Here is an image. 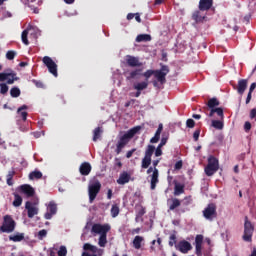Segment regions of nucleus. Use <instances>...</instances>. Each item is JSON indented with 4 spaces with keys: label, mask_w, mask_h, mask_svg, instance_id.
I'll return each instance as SVG.
<instances>
[{
    "label": "nucleus",
    "mask_w": 256,
    "mask_h": 256,
    "mask_svg": "<svg viewBox=\"0 0 256 256\" xmlns=\"http://www.w3.org/2000/svg\"><path fill=\"white\" fill-rule=\"evenodd\" d=\"M169 74V66H162L159 70H147L143 73V69H135L129 72L127 79H141L145 77L146 81H149L151 77H154L155 80L152 81L153 87H159L160 85H165L167 83V75Z\"/></svg>",
    "instance_id": "obj_1"
},
{
    "label": "nucleus",
    "mask_w": 256,
    "mask_h": 256,
    "mask_svg": "<svg viewBox=\"0 0 256 256\" xmlns=\"http://www.w3.org/2000/svg\"><path fill=\"white\" fill-rule=\"evenodd\" d=\"M141 131V126H136L128 130L126 133H124L122 136H120L117 144H116V150L115 153L116 155H120L121 151L129 145V142L133 137L137 135Z\"/></svg>",
    "instance_id": "obj_2"
},
{
    "label": "nucleus",
    "mask_w": 256,
    "mask_h": 256,
    "mask_svg": "<svg viewBox=\"0 0 256 256\" xmlns=\"http://www.w3.org/2000/svg\"><path fill=\"white\" fill-rule=\"evenodd\" d=\"M111 231V225L109 224H93L91 232L96 235H100L98 239L99 247H105L107 245V233Z\"/></svg>",
    "instance_id": "obj_3"
},
{
    "label": "nucleus",
    "mask_w": 256,
    "mask_h": 256,
    "mask_svg": "<svg viewBox=\"0 0 256 256\" xmlns=\"http://www.w3.org/2000/svg\"><path fill=\"white\" fill-rule=\"evenodd\" d=\"M207 177H213L219 171V159L211 155L208 157V164L204 169Z\"/></svg>",
    "instance_id": "obj_4"
},
{
    "label": "nucleus",
    "mask_w": 256,
    "mask_h": 256,
    "mask_svg": "<svg viewBox=\"0 0 256 256\" xmlns=\"http://www.w3.org/2000/svg\"><path fill=\"white\" fill-rule=\"evenodd\" d=\"M202 215L207 221L217 219V205L215 203L208 204L202 211Z\"/></svg>",
    "instance_id": "obj_5"
},
{
    "label": "nucleus",
    "mask_w": 256,
    "mask_h": 256,
    "mask_svg": "<svg viewBox=\"0 0 256 256\" xmlns=\"http://www.w3.org/2000/svg\"><path fill=\"white\" fill-rule=\"evenodd\" d=\"M99 191H101V182L99 180H95L88 186V195L89 202L93 203L95 199H97V195H99Z\"/></svg>",
    "instance_id": "obj_6"
},
{
    "label": "nucleus",
    "mask_w": 256,
    "mask_h": 256,
    "mask_svg": "<svg viewBox=\"0 0 256 256\" xmlns=\"http://www.w3.org/2000/svg\"><path fill=\"white\" fill-rule=\"evenodd\" d=\"M153 153H155V146L149 144L145 150L144 158L142 159V164H141L142 169H149L152 163L151 157H153Z\"/></svg>",
    "instance_id": "obj_7"
},
{
    "label": "nucleus",
    "mask_w": 256,
    "mask_h": 256,
    "mask_svg": "<svg viewBox=\"0 0 256 256\" xmlns=\"http://www.w3.org/2000/svg\"><path fill=\"white\" fill-rule=\"evenodd\" d=\"M15 220L10 215L4 216V221L2 226L0 227V231L2 233H13L15 231Z\"/></svg>",
    "instance_id": "obj_8"
},
{
    "label": "nucleus",
    "mask_w": 256,
    "mask_h": 256,
    "mask_svg": "<svg viewBox=\"0 0 256 256\" xmlns=\"http://www.w3.org/2000/svg\"><path fill=\"white\" fill-rule=\"evenodd\" d=\"M253 231H255V227L249 221V218L246 216L245 217V223H244V235H243V240L247 241L248 243H251L253 239Z\"/></svg>",
    "instance_id": "obj_9"
},
{
    "label": "nucleus",
    "mask_w": 256,
    "mask_h": 256,
    "mask_svg": "<svg viewBox=\"0 0 256 256\" xmlns=\"http://www.w3.org/2000/svg\"><path fill=\"white\" fill-rule=\"evenodd\" d=\"M147 175H152L151 180H150V189L152 191H155V189L157 188V183H159V169L154 168L153 166H150L147 171H146Z\"/></svg>",
    "instance_id": "obj_10"
},
{
    "label": "nucleus",
    "mask_w": 256,
    "mask_h": 256,
    "mask_svg": "<svg viewBox=\"0 0 256 256\" xmlns=\"http://www.w3.org/2000/svg\"><path fill=\"white\" fill-rule=\"evenodd\" d=\"M16 76L17 73L13 70H6V72L0 73V81H7L8 85H13Z\"/></svg>",
    "instance_id": "obj_11"
},
{
    "label": "nucleus",
    "mask_w": 256,
    "mask_h": 256,
    "mask_svg": "<svg viewBox=\"0 0 256 256\" xmlns=\"http://www.w3.org/2000/svg\"><path fill=\"white\" fill-rule=\"evenodd\" d=\"M203 239H204L203 235L201 234H198L195 237L194 245H195V254L197 256H203Z\"/></svg>",
    "instance_id": "obj_12"
},
{
    "label": "nucleus",
    "mask_w": 256,
    "mask_h": 256,
    "mask_svg": "<svg viewBox=\"0 0 256 256\" xmlns=\"http://www.w3.org/2000/svg\"><path fill=\"white\" fill-rule=\"evenodd\" d=\"M25 209L27 210L29 219H33L35 215H39V208H37L31 201L25 203Z\"/></svg>",
    "instance_id": "obj_13"
},
{
    "label": "nucleus",
    "mask_w": 256,
    "mask_h": 256,
    "mask_svg": "<svg viewBox=\"0 0 256 256\" xmlns=\"http://www.w3.org/2000/svg\"><path fill=\"white\" fill-rule=\"evenodd\" d=\"M53 215H57V204L54 201H50L47 206V212L44 217L47 220L53 219Z\"/></svg>",
    "instance_id": "obj_14"
},
{
    "label": "nucleus",
    "mask_w": 256,
    "mask_h": 256,
    "mask_svg": "<svg viewBox=\"0 0 256 256\" xmlns=\"http://www.w3.org/2000/svg\"><path fill=\"white\" fill-rule=\"evenodd\" d=\"M20 193H23L26 197H33L35 195V188L29 184H23L20 186Z\"/></svg>",
    "instance_id": "obj_15"
},
{
    "label": "nucleus",
    "mask_w": 256,
    "mask_h": 256,
    "mask_svg": "<svg viewBox=\"0 0 256 256\" xmlns=\"http://www.w3.org/2000/svg\"><path fill=\"white\" fill-rule=\"evenodd\" d=\"M129 181H131V173L123 171L122 173H120L119 178L116 180V183H118V185H127Z\"/></svg>",
    "instance_id": "obj_16"
},
{
    "label": "nucleus",
    "mask_w": 256,
    "mask_h": 256,
    "mask_svg": "<svg viewBox=\"0 0 256 256\" xmlns=\"http://www.w3.org/2000/svg\"><path fill=\"white\" fill-rule=\"evenodd\" d=\"M191 249H193V246L187 240H182L178 243V251H180V253H189Z\"/></svg>",
    "instance_id": "obj_17"
},
{
    "label": "nucleus",
    "mask_w": 256,
    "mask_h": 256,
    "mask_svg": "<svg viewBox=\"0 0 256 256\" xmlns=\"http://www.w3.org/2000/svg\"><path fill=\"white\" fill-rule=\"evenodd\" d=\"M91 169H92V167L89 162H83L79 167V172L84 177H87V175H89V173H91Z\"/></svg>",
    "instance_id": "obj_18"
},
{
    "label": "nucleus",
    "mask_w": 256,
    "mask_h": 256,
    "mask_svg": "<svg viewBox=\"0 0 256 256\" xmlns=\"http://www.w3.org/2000/svg\"><path fill=\"white\" fill-rule=\"evenodd\" d=\"M213 7V0H200L199 1V10L200 11H209Z\"/></svg>",
    "instance_id": "obj_19"
},
{
    "label": "nucleus",
    "mask_w": 256,
    "mask_h": 256,
    "mask_svg": "<svg viewBox=\"0 0 256 256\" xmlns=\"http://www.w3.org/2000/svg\"><path fill=\"white\" fill-rule=\"evenodd\" d=\"M205 19H206L205 15L201 13L200 10H195L192 13V20L195 21V23H203Z\"/></svg>",
    "instance_id": "obj_20"
},
{
    "label": "nucleus",
    "mask_w": 256,
    "mask_h": 256,
    "mask_svg": "<svg viewBox=\"0 0 256 256\" xmlns=\"http://www.w3.org/2000/svg\"><path fill=\"white\" fill-rule=\"evenodd\" d=\"M220 105L221 102H219V100L216 97H214L208 100L207 107H205L204 109H210V111H213V109L219 107Z\"/></svg>",
    "instance_id": "obj_21"
},
{
    "label": "nucleus",
    "mask_w": 256,
    "mask_h": 256,
    "mask_svg": "<svg viewBox=\"0 0 256 256\" xmlns=\"http://www.w3.org/2000/svg\"><path fill=\"white\" fill-rule=\"evenodd\" d=\"M161 133H163V124H159L154 137L150 139V143H159V139H161Z\"/></svg>",
    "instance_id": "obj_22"
},
{
    "label": "nucleus",
    "mask_w": 256,
    "mask_h": 256,
    "mask_svg": "<svg viewBox=\"0 0 256 256\" xmlns=\"http://www.w3.org/2000/svg\"><path fill=\"white\" fill-rule=\"evenodd\" d=\"M185 193V185L174 181V195H183Z\"/></svg>",
    "instance_id": "obj_23"
},
{
    "label": "nucleus",
    "mask_w": 256,
    "mask_h": 256,
    "mask_svg": "<svg viewBox=\"0 0 256 256\" xmlns=\"http://www.w3.org/2000/svg\"><path fill=\"white\" fill-rule=\"evenodd\" d=\"M215 113L218 115V117H220L221 121H223L225 119V114L223 112V108L218 107V108L210 110L208 117H213V115H215Z\"/></svg>",
    "instance_id": "obj_24"
},
{
    "label": "nucleus",
    "mask_w": 256,
    "mask_h": 256,
    "mask_svg": "<svg viewBox=\"0 0 256 256\" xmlns=\"http://www.w3.org/2000/svg\"><path fill=\"white\" fill-rule=\"evenodd\" d=\"M246 89H247V80L246 79H240L238 81L237 92L239 93V95H243V93H245Z\"/></svg>",
    "instance_id": "obj_25"
},
{
    "label": "nucleus",
    "mask_w": 256,
    "mask_h": 256,
    "mask_svg": "<svg viewBox=\"0 0 256 256\" xmlns=\"http://www.w3.org/2000/svg\"><path fill=\"white\" fill-rule=\"evenodd\" d=\"M149 87V82L143 81V82H136L133 84V89L136 91H144V89H147Z\"/></svg>",
    "instance_id": "obj_26"
},
{
    "label": "nucleus",
    "mask_w": 256,
    "mask_h": 256,
    "mask_svg": "<svg viewBox=\"0 0 256 256\" xmlns=\"http://www.w3.org/2000/svg\"><path fill=\"white\" fill-rule=\"evenodd\" d=\"M169 201H170L169 211H175L177 207H181V200H179L178 198H172L171 200H168V203Z\"/></svg>",
    "instance_id": "obj_27"
},
{
    "label": "nucleus",
    "mask_w": 256,
    "mask_h": 256,
    "mask_svg": "<svg viewBox=\"0 0 256 256\" xmlns=\"http://www.w3.org/2000/svg\"><path fill=\"white\" fill-rule=\"evenodd\" d=\"M29 109L27 105H22L18 108L17 113L20 115L23 121H27V116L29 115L25 110Z\"/></svg>",
    "instance_id": "obj_28"
},
{
    "label": "nucleus",
    "mask_w": 256,
    "mask_h": 256,
    "mask_svg": "<svg viewBox=\"0 0 256 256\" xmlns=\"http://www.w3.org/2000/svg\"><path fill=\"white\" fill-rule=\"evenodd\" d=\"M25 239V234L24 233H19L17 232L14 235L9 236V241H13L14 243H19Z\"/></svg>",
    "instance_id": "obj_29"
},
{
    "label": "nucleus",
    "mask_w": 256,
    "mask_h": 256,
    "mask_svg": "<svg viewBox=\"0 0 256 256\" xmlns=\"http://www.w3.org/2000/svg\"><path fill=\"white\" fill-rule=\"evenodd\" d=\"M151 36L149 34H140L136 37V43H147L151 41Z\"/></svg>",
    "instance_id": "obj_30"
},
{
    "label": "nucleus",
    "mask_w": 256,
    "mask_h": 256,
    "mask_svg": "<svg viewBox=\"0 0 256 256\" xmlns=\"http://www.w3.org/2000/svg\"><path fill=\"white\" fill-rule=\"evenodd\" d=\"M42 177H43V173L39 170H34L29 174L30 181H35V179H42Z\"/></svg>",
    "instance_id": "obj_31"
},
{
    "label": "nucleus",
    "mask_w": 256,
    "mask_h": 256,
    "mask_svg": "<svg viewBox=\"0 0 256 256\" xmlns=\"http://www.w3.org/2000/svg\"><path fill=\"white\" fill-rule=\"evenodd\" d=\"M126 63L127 65H140L139 64V58L131 55L126 56Z\"/></svg>",
    "instance_id": "obj_32"
},
{
    "label": "nucleus",
    "mask_w": 256,
    "mask_h": 256,
    "mask_svg": "<svg viewBox=\"0 0 256 256\" xmlns=\"http://www.w3.org/2000/svg\"><path fill=\"white\" fill-rule=\"evenodd\" d=\"M83 249H84V251H90L91 253H98L99 252V248H97V246H94V245L89 244V243H85L83 245Z\"/></svg>",
    "instance_id": "obj_33"
},
{
    "label": "nucleus",
    "mask_w": 256,
    "mask_h": 256,
    "mask_svg": "<svg viewBox=\"0 0 256 256\" xmlns=\"http://www.w3.org/2000/svg\"><path fill=\"white\" fill-rule=\"evenodd\" d=\"M144 240L145 239L143 238V236H135V238L133 240V247L136 249H141V243Z\"/></svg>",
    "instance_id": "obj_34"
},
{
    "label": "nucleus",
    "mask_w": 256,
    "mask_h": 256,
    "mask_svg": "<svg viewBox=\"0 0 256 256\" xmlns=\"http://www.w3.org/2000/svg\"><path fill=\"white\" fill-rule=\"evenodd\" d=\"M22 204H23V198L19 194H14L13 206L21 207Z\"/></svg>",
    "instance_id": "obj_35"
},
{
    "label": "nucleus",
    "mask_w": 256,
    "mask_h": 256,
    "mask_svg": "<svg viewBox=\"0 0 256 256\" xmlns=\"http://www.w3.org/2000/svg\"><path fill=\"white\" fill-rule=\"evenodd\" d=\"M110 213H111V217L113 218L117 217L120 213L119 205L118 204L112 205Z\"/></svg>",
    "instance_id": "obj_36"
},
{
    "label": "nucleus",
    "mask_w": 256,
    "mask_h": 256,
    "mask_svg": "<svg viewBox=\"0 0 256 256\" xmlns=\"http://www.w3.org/2000/svg\"><path fill=\"white\" fill-rule=\"evenodd\" d=\"M93 133V141L96 142L98 139H101V133H103V130H101V127H97L94 129Z\"/></svg>",
    "instance_id": "obj_37"
},
{
    "label": "nucleus",
    "mask_w": 256,
    "mask_h": 256,
    "mask_svg": "<svg viewBox=\"0 0 256 256\" xmlns=\"http://www.w3.org/2000/svg\"><path fill=\"white\" fill-rule=\"evenodd\" d=\"M212 127H214V129H223L224 125H223V121L220 120H212Z\"/></svg>",
    "instance_id": "obj_38"
},
{
    "label": "nucleus",
    "mask_w": 256,
    "mask_h": 256,
    "mask_svg": "<svg viewBox=\"0 0 256 256\" xmlns=\"http://www.w3.org/2000/svg\"><path fill=\"white\" fill-rule=\"evenodd\" d=\"M11 97L17 98L21 95V90L17 87H13L10 90Z\"/></svg>",
    "instance_id": "obj_39"
},
{
    "label": "nucleus",
    "mask_w": 256,
    "mask_h": 256,
    "mask_svg": "<svg viewBox=\"0 0 256 256\" xmlns=\"http://www.w3.org/2000/svg\"><path fill=\"white\" fill-rule=\"evenodd\" d=\"M28 35H29V30H24L22 32L21 39L24 45H29V39H27Z\"/></svg>",
    "instance_id": "obj_40"
},
{
    "label": "nucleus",
    "mask_w": 256,
    "mask_h": 256,
    "mask_svg": "<svg viewBox=\"0 0 256 256\" xmlns=\"http://www.w3.org/2000/svg\"><path fill=\"white\" fill-rule=\"evenodd\" d=\"M15 57H17V52L14 50H9L6 53V59H8V61H13V59H15Z\"/></svg>",
    "instance_id": "obj_41"
},
{
    "label": "nucleus",
    "mask_w": 256,
    "mask_h": 256,
    "mask_svg": "<svg viewBox=\"0 0 256 256\" xmlns=\"http://www.w3.org/2000/svg\"><path fill=\"white\" fill-rule=\"evenodd\" d=\"M44 65H57V63L55 61H53V59L49 56H45L43 59H42Z\"/></svg>",
    "instance_id": "obj_42"
},
{
    "label": "nucleus",
    "mask_w": 256,
    "mask_h": 256,
    "mask_svg": "<svg viewBox=\"0 0 256 256\" xmlns=\"http://www.w3.org/2000/svg\"><path fill=\"white\" fill-rule=\"evenodd\" d=\"M49 73L57 77V65H47Z\"/></svg>",
    "instance_id": "obj_43"
},
{
    "label": "nucleus",
    "mask_w": 256,
    "mask_h": 256,
    "mask_svg": "<svg viewBox=\"0 0 256 256\" xmlns=\"http://www.w3.org/2000/svg\"><path fill=\"white\" fill-rule=\"evenodd\" d=\"M177 243V235L175 234H171L170 237H169V243L168 245L170 247H173V245H175Z\"/></svg>",
    "instance_id": "obj_44"
},
{
    "label": "nucleus",
    "mask_w": 256,
    "mask_h": 256,
    "mask_svg": "<svg viewBox=\"0 0 256 256\" xmlns=\"http://www.w3.org/2000/svg\"><path fill=\"white\" fill-rule=\"evenodd\" d=\"M45 237H47V230L42 229L38 232V239L40 241H43V239H45Z\"/></svg>",
    "instance_id": "obj_45"
},
{
    "label": "nucleus",
    "mask_w": 256,
    "mask_h": 256,
    "mask_svg": "<svg viewBox=\"0 0 256 256\" xmlns=\"http://www.w3.org/2000/svg\"><path fill=\"white\" fill-rule=\"evenodd\" d=\"M186 127L188 129H193L195 127V120L189 118L186 120Z\"/></svg>",
    "instance_id": "obj_46"
},
{
    "label": "nucleus",
    "mask_w": 256,
    "mask_h": 256,
    "mask_svg": "<svg viewBox=\"0 0 256 256\" xmlns=\"http://www.w3.org/2000/svg\"><path fill=\"white\" fill-rule=\"evenodd\" d=\"M9 91V86L7 84H0V93L5 95Z\"/></svg>",
    "instance_id": "obj_47"
},
{
    "label": "nucleus",
    "mask_w": 256,
    "mask_h": 256,
    "mask_svg": "<svg viewBox=\"0 0 256 256\" xmlns=\"http://www.w3.org/2000/svg\"><path fill=\"white\" fill-rule=\"evenodd\" d=\"M58 256H67V247L60 246L58 250Z\"/></svg>",
    "instance_id": "obj_48"
},
{
    "label": "nucleus",
    "mask_w": 256,
    "mask_h": 256,
    "mask_svg": "<svg viewBox=\"0 0 256 256\" xmlns=\"http://www.w3.org/2000/svg\"><path fill=\"white\" fill-rule=\"evenodd\" d=\"M155 157H161L163 155V150L161 147L157 146L154 150Z\"/></svg>",
    "instance_id": "obj_49"
},
{
    "label": "nucleus",
    "mask_w": 256,
    "mask_h": 256,
    "mask_svg": "<svg viewBox=\"0 0 256 256\" xmlns=\"http://www.w3.org/2000/svg\"><path fill=\"white\" fill-rule=\"evenodd\" d=\"M169 138L163 136L162 139H161V142L159 143L158 147L162 148L165 147V145H167V141H168Z\"/></svg>",
    "instance_id": "obj_50"
},
{
    "label": "nucleus",
    "mask_w": 256,
    "mask_h": 256,
    "mask_svg": "<svg viewBox=\"0 0 256 256\" xmlns=\"http://www.w3.org/2000/svg\"><path fill=\"white\" fill-rule=\"evenodd\" d=\"M201 135V129H197L194 133H193V139L194 141H199V136Z\"/></svg>",
    "instance_id": "obj_51"
},
{
    "label": "nucleus",
    "mask_w": 256,
    "mask_h": 256,
    "mask_svg": "<svg viewBox=\"0 0 256 256\" xmlns=\"http://www.w3.org/2000/svg\"><path fill=\"white\" fill-rule=\"evenodd\" d=\"M174 168L176 171H179V169H183V161L179 160L175 163Z\"/></svg>",
    "instance_id": "obj_52"
},
{
    "label": "nucleus",
    "mask_w": 256,
    "mask_h": 256,
    "mask_svg": "<svg viewBox=\"0 0 256 256\" xmlns=\"http://www.w3.org/2000/svg\"><path fill=\"white\" fill-rule=\"evenodd\" d=\"M146 211L144 207H141L140 210L137 213V219H141L143 215H145Z\"/></svg>",
    "instance_id": "obj_53"
},
{
    "label": "nucleus",
    "mask_w": 256,
    "mask_h": 256,
    "mask_svg": "<svg viewBox=\"0 0 256 256\" xmlns=\"http://www.w3.org/2000/svg\"><path fill=\"white\" fill-rule=\"evenodd\" d=\"M244 130L246 133H249V131H251V122H249V121L245 122Z\"/></svg>",
    "instance_id": "obj_54"
},
{
    "label": "nucleus",
    "mask_w": 256,
    "mask_h": 256,
    "mask_svg": "<svg viewBox=\"0 0 256 256\" xmlns=\"http://www.w3.org/2000/svg\"><path fill=\"white\" fill-rule=\"evenodd\" d=\"M135 151H137V148H133L132 150H129V151L126 153V158H127V159H131V157H133V153H135Z\"/></svg>",
    "instance_id": "obj_55"
},
{
    "label": "nucleus",
    "mask_w": 256,
    "mask_h": 256,
    "mask_svg": "<svg viewBox=\"0 0 256 256\" xmlns=\"http://www.w3.org/2000/svg\"><path fill=\"white\" fill-rule=\"evenodd\" d=\"M15 177V170H11L8 172L6 179H13Z\"/></svg>",
    "instance_id": "obj_56"
},
{
    "label": "nucleus",
    "mask_w": 256,
    "mask_h": 256,
    "mask_svg": "<svg viewBox=\"0 0 256 256\" xmlns=\"http://www.w3.org/2000/svg\"><path fill=\"white\" fill-rule=\"evenodd\" d=\"M33 83H34V85H36V87H38L39 89H42L43 82L37 81V80H33Z\"/></svg>",
    "instance_id": "obj_57"
},
{
    "label": "nucleus",
    "mask_w": 256,
    "mask_h": 256,
    "mask_svg": "<svg viewBox=\"0 0 256 256\" xmlns=\"http://www.w3.org/2000/svg\"><path fill=\"white\" fill-rule=\"evenodd\" d=\"M250 119L256 120V108H254L250 111Z\"/></svg>",
    "instance_id": "obj_58"
},
{
    "label": "nucleus",
    "mask_w": 256,
    "mask_h": 256,
    "mask_svg": "<svg viewBox=\"0 0 256 256\" xmlns=\"http://www.w3.org/2000/svg\"><path fill=\"white\" fill-rule=\"evenodd\" d=\"M252 94L253 93L248 92V95H247V98H246V105H249V103H251Z\"/></svg>",
    "instance_id": "obj_59"
},
{
    "label": "nucleus",
    "mask_w": 256,
    "mask_h": 256,
    "mask_svg": "<svg viewBox=\"0 0 256 256\" xmlns=\"http://www.w3.org/2000/svg\"><path fill=\"white\" fill-rule=\"evenodd\" d=\"M255 89H256V83L253 82V83L250 85L249 93H253V91H255Z\"/></svg>",
    "instance_id": "obj_60"
},
{
    "label": "nucleus",
    "mask_w": 256,
    "mask_h": 256,
    "mask_svg": "<svg viewBox=\"0 0 256 256\" xmlns=\"http://www.w3.org/2000/svg\"><path fill=\"white\" fill-rule=\"evenodd\" d=\"M115 161H116V166L121 168L123 167V163L121 162V160L119 158H115Z\"/></svg>",
    "instance_id": "obj_61"
},
{
    "label": "nucleus",
    "mask_w": 256,
    "mask_h": 256,
    "mask_svg": "<svg viewBox=\"0 0 256 256\" xmlns=\"http://www.w3.org/2000/svg\"><path fill=\"white\" fill-rule=\"evenodd\" d=\"M134 17H135L137 23H141V15L139 13H135Z\"/></svg>",
    "instance_id": "obj_62"
},
{
    "label": "nucleus",
    "mask_w": 256,
    "mask_h": 256,
    "mask_svg": "<svg viewBox=\"0 0 256 256\" xmlns=\"http://www.w3.org/2000/svg\"><path fill=\"white\" fill-rule=\"evenodd\" d=\"M159 162H160L159 159L153 160L152 165H153V168H154V169H157V165H159Z\"/></svg>",
    "instance_id": "obj_63"
},
{
    "label": "nucleus",
    "mask_w": 256,
    "mask_h": 256,
    "mask_svg": "<svg viewBox=\"0 0 256 256\" xmlns=\"http://www.w3.org/2000/svg\"><path fill=\"white\" fill-rule=\"evenodd\" d=\"M162 61H167V52H162Z\"/></svg>",
    "instance_id": "obj_64"
}]
</instances>
